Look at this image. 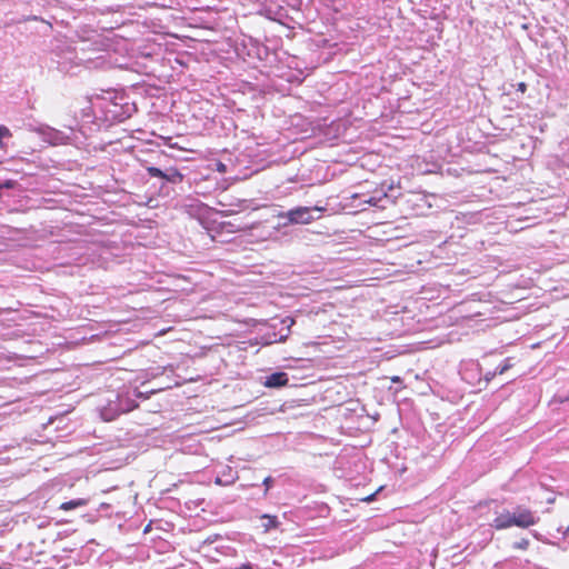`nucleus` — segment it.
<instances>
[{
  "label": "nucleus",
  "instance_id": "nucleus-1",
  "mask_svg": "<svg viewBox=\"0 0 569 569\" xmlns=\"http://www.w3.org/2000/svg\"><path fill=\"white\" fill-rule=\"evenodd\" d=\"M159 389L140 391L139 388H124L118 392H111L106 403L100 407V416L104 421H112L120 415L127 413L138 407V400H146Z\"/></svg>",
  "mask_w": 569,
  "mask_h": 569
},
{
  "label": "nucleus",
  "instance_id": "nucleus-2",
  "mask_svg": "<svg viewBox=\"0 0 569 569\" xmlns=\"http://www.w3.org/2000/svg\"><path fill=\"white\" fill-rule=\"evenodd\" d=\"M539 517L525 506H516L512 510L503 509L497 511L490 526L497 530L508 529L510 527L529 528L537 525Z\"/></svg>",
  "mask_w": 569,
  "mask_h": 569
},
{
  "label": "nucleus",
  "instance_id": "nucleus-3",
  "mask_svg": "<svg viewBox=\"0 0 569 569\" xmlns=\"http://www.w3.org/2000/svg\"><path fill=\"white\" fill-rule=\"evenodd\" d=\"M323 210L322 207L318 206L296 207L282 213L281 217L287 218L290 223L307 224L319 219Z\"/></svg>",
  "mask_w": 569,
  "mask_h": 569
},
{
  "label": "nucleus",
  "instance_id": "nucleus-4",
  "mask_svg": "<svg viewBox=\"0 0 569 569\" xmlns=\"http://www.w3.org/2000/svg\"><path fill=\"white\" fill-rule=\"evenodd\" d=\"M399 194L400 192L398 191V188H396L392 183L388 186L382 183L380 189H377L365 200V203L377 207L379 209H386L388 204L395 203Z\"/></svg>",
  "mask_w": 569,
  "mask_h": 569
},
{
  "label": "nucleus",
  "instance_id": "nucleus-5",
  "mask_svg": "<svg viewBox=\"0 0 569 569\" xmlns=\"http://www.w3.org/2000/svg\"><path fill=\"white\" fill-rule=\"evenodd\" d=\"M36 131L42 139L52 146L66 144L70 141L71 137L64 131L54 129L47 124L39 126Z\"/></svg>",
  "mask_w": 569,
  "mask_h": 569
},
{
  "label": "nucleus",
  "instance_id": "nucleus-6",
  "mask_svg": "<svg viewBox=\"0 0 569 569\" xmlns=\"http://www.w3.org/2000/svg\"><path fill=\"white\" fill-rule=\"evenodd\" d=\"M59 59L57 60L58 69L68 72L73 66H78L82 62L90 63L91 59L79 58L76 51L71 48H67L62 51V54L54 53Z\"/></svg>",
  "mask_w": 569,
  "mask_h": 569
},
{
  "label": "nucleus",
  "instance_id": "nucleus-7",
  "mask_svg": "<svg viewBox=\"0 0 569 569\" xmlns=\"http://www.w3.org/2000/svg\"><path fill=\"white\" fill-rule=\"evenodd\" d=\"M146 171L148 172V174L150 177L160 178V179L164 180L166 182H169L172 184L180 183L183 180V174L178 169H176L173 167L162 170V169L153 167V166H147Z\"/></svg>",
  "mask_w": 569,
  "mask_h": 569
},
{
  "label": "nucleus",
  "instance_id": "nucleus-8",
  "mask_svg": "<svg viewBox=\"0 0 569 569\" xmlns=\"http://www.w3.org/2000/svg\"><path fill=\"white\" fill-rule=\"evenodd\" d=\"M281 323L286 326V332H272L268 333L264 338V345H271L274 342H284L290 333V328L295 325V320L291 317H286L281 320Z\"/></svg>",
  "mask_w": 569,
  "mask_h": 569
},
{
  "label": "nucleus",
  "instance_id": "nucleus-9",
  "mask_svg": "<svg viewBox=\"0 0 569 569\" xmlns=\"http://www.w3.org/2000/svg\"><path fill=\"white\" fill-rule=\"evenodd\" d=\"M289 382L288 375L282 371L273 372L266 377L264 386L267 388H281Z\"/></svg>",
  "mask_w": 569,
  "mask_h": 569
},
{
  "label": "nucleus",
  "instance_id": "nucleus-10",
  "mask_svg": "<svg viewBox=\"0 0 569 569\" xmlns=\"http://www.w3.org/2000/svg\"><path fill=\"white\" fill-rule=\"evenodd\" d=\"M238 479L237 472L233 471L230 467H227L221 475L216 477L214 482L221 486H229L234 483Z\"/></svg>",
  "mask_w": 569,
  "mask_h": 569
},
{
  "label": "nucleus",
  "instance_id": "nucleus-11",
  "mask_svg": "<svg viewBox=\"0 0 569 569\" xmlns=\"http://www.w3.org/2000/svg\"><path fill=\"white\" fill-rule=\"evenodd\" d=\"M87 505H88V499L77 498V499H72V500L62 502L59 506L58 510H60V511H71V510H74V509H78V508L86 507Z\"/></svg>",
  "mask_w": 569,
  "mask_h": 569
},
{
  "label": "nucleus",
  "instance_id": "nucleus-12",
  "mask_svg": "<svg viewBox=\"0 0 569 569\" xmlns=\"http://www.w3.org/2000/svg\"><path fill=\"white\" fill-rule=\"evenodd\" d=\"M261 519L264 520L263 527L266 531H269L270 529L277 528L279 526V520L276 516L263 515Z\"/></svg>",
  "mask_w": 569,
  "mask_h": 569
},
{
  "label": "nucleus",
  "instance_id": "nucleus-13",
  "mask_svg": "<svg viewBox=\"0 0 569 569\" xmlns=\"http://www.w3.org/2000/svg\"><path fill=\"white\" fill-rule=\"evenodd\" d=\"M12 137V133L10 129L3 124H0V149L6 151L7 144L4 142V139H9Z\"/></svg>",
  "mask_w": 569,
  "mask_h": 569
},
{
  "label": "nucleus",
  "instance_id": "nucleus-14",
  "mask_svg": "<svg viewBox=\"0 0 569 569\" xmlns=\"http://www.w3.org/2000/svg\"><path fill=\"white\" fill-rule=\"evenodd\" d=\"M512 367L511 362H510V359H506L502 363H500L496 369L495 371L492 372V376H496V375H502L505 373L507 370H509L510 368Z\"/></svg>",
  "mask_w": 569,
  "mask_h": 569
},
{
  "label": "nucleus",
  "instance_id": "nucleus-15",
  "mask_svg": "<svg viewBox=\"0 0 569 569\" xmlns=\"http://www.w3.org/2000/svg\"><path fill=\"white\" fill-rule=\"evenodd\" d=\"M529 545H530L529 540L526 539V538H522L519 541H515L513 545H512V548L521 549V550H527Z\"/></svg>",
  "mask_w": 569,
  "mask_h": 569
},
{
  "label": "nucleus",
  "instance_id": "nucleus-16",
  "mask_svg": "<svg viewBox=\"0 0 569 569\" xmlns=\"http://www.w3.org/2000/svg\"><path fill=\"white\" fill-rule=\"evenodd\" d=\"M274 479L270 476L266 477L262 481V485L264 486V495L269 491V489L273 486Z\"/></svg>",
  "mask_w": 569,
  "mask_h": 569
},
{
  "label": "nucleus",
  "instance_id": "nucleus-17",
  "mask_svg": "<svg viewBox=\"0 0 569 569\" xmlns=\"http://www.w3.org/2000/svg\"><path fill=\"white\" fill-rule=\"evenodd\" d=\"M17 182L14 180H6L2 183H0L1 190L2 189H13L16 187Z\"/></svg>",
  "mask_w": 569,
  "mask_h": 569
},
{
  "label": "nucleus",
  "instance_id": "nucleus-18",
  "mask_svg": "<svg viewBox=\"0 0 569 569\" xmlns=\"http://www.w3.org/2000/svg\"><path fill=\"white\" fill-rule=\"evenodd\" d=\"M517 90L523 93L527 90V84L525 82H519L517 84Z\"/></svg>",
  "mask_w": 569,
  "mask_h": 569
},
{
  "label": "nucleus",
  "instance_id": "nucleus-19",
  "mask_svg": "<svg viewBox=\"0 0 569 569\" xmlns=\"http://www.w3.org/2000/svg\"><path fill=\"white\" fill-rule=\"evenodd\" d=\"M236 569H253V566L250 562L242 563L241 566L237 567Z\"/></svg>",
  "mask_w": 569,
  "mask_h": 569
},
{
  "label": "nucleus",
  "instance_id": "nucleus-20",
  "mask_svg": "<svg viewBox=\"0 0 569 569\" xmlns=\"http://www.w3.org/2000/svg\"><path fill=\"white\" fill-rule=\"evenodd\" d=\"M495 376H492V372H488L487 376H486V379L487 380H490L492 379Z\"/></svg>",
  "mask_w": 569,
  "mask_h": 569
},
{
  "label": "nucleus",
  "instance_id": "nucleus-21",
  "mask_svg": "<svg viewBox=\"0 0 569 569\" xmlns=\"http://www.w3.org/2000/svg\"><path fill=\"white\" fill-rule=\"evenodd\" d=\"M566 536H569V527L567 528L566 532H565Z\"/></svg>",
  "mask_w": 569,
  "mask_h": 569
}]
</instances>
